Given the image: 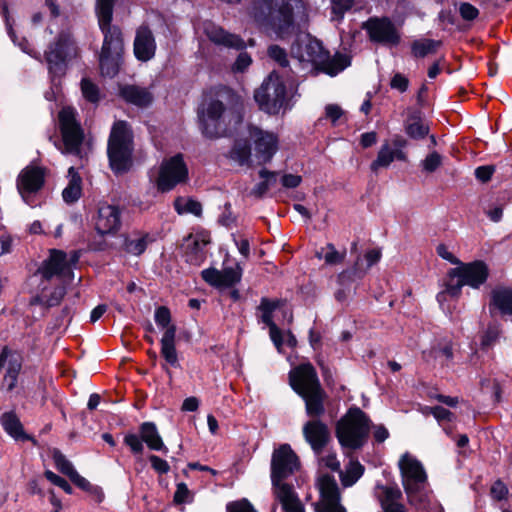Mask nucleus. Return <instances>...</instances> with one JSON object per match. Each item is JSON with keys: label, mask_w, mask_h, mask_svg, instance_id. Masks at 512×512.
Returning a JSON list of instances; mask_svg holds the SVG:
<instances>
[{"label": "nucleus", "mask_w": 512, "mask_h": 512, "mask_svg": "<svg viewBox=\"0 0 512 512\" xmlns=\"http://www.w3.org/2000/svg\"><path fill=\"white\" fill-rule=\"evenodd\" d=\"M381 250L378 249V248H373V249H370L368 250L365 254H364V260L366 261V266L364 267L363 266V259L359 256L358 258L360 259V267H361V270L365 271V274L367 273V271L374 265L376 264L377 262H379V260L381 259Z\"/></svg>", "instance_id": "nucleus-54"}, {"label": "nucleus", "mask_w": 512, "mask_h": 512, "mask_svg": "<svg viewBox=\"0 0 512 512\" xmlns=\"http://www.w3.org/2000/svg\"><path fill=\"white\" fill-rule=\"evenodd\" d=\"M365 275V271L361 270L360 259H356L351 269H346L337 275L338 288L334 292L335 300L341 305H348L349 301L356 292L352 287V283L356 279H361Z\"/></svg>", "instance_id": "nucleus-17"}, {"label": "nucleus", "mask_w": 512, "mask_h": 512, "mask_svg": "<svg viewBox=\"0 0 512 512\" xmlns=\"http://www.w3.org/2000/svg\"><path fill=\"white\" fill-rule=\"evenodd\" d=\"M353 4L354 0H332V13L336 18L340 19L345 12L352 8Z\"/></svg>", "instance_id": "nucleus-57"}, {"label": "nucleus", "mask_w": 512, "mask_h": 512, "mask_svg": "<svg viewBox=\"0 0 512 512\" xmlns=\"http://www.w3.org/2000/svg\"><path fill=\"white\" fill-rule=\"evenodd\" d=\"M324 52L322 43L310 35L299 37L291 46V54L294 58L300 63H310L315 67L323 61Z\"/></svg>", "instance_id": "nucleus-13"}, {"label": "nucleus", "mask_w": 512, "mask_h": 512, "mask_svg": "<svg viewBox=\"0 0 512 512\" xmlns=\"http://www.w3.org/2000/svg\"><path fill=\"white\" fill-rule=\"evenodd\" d=\"M405 131L413 139H422L428 134L429 127L424 123L419 113H413L406 121Z\"/></svg>", "instance_id": "nucleus-42"}, {"label": "nucleus", "mask_w": 512, "mask_h": 512, "mask_svg": "<svg viewBox=\"0 0 512 512\" xmlns=\"http://www.w3.org/2000/svg\"><path fill=\"white\" fill-rule=\"evenodd\" d=\"M142 442L143 440L141 439V436L136 434H127L124 437V443L129 446L134 454H140L143 452L144 446Z\"/></svg>", "instance_id": "nucleus-61"}, {"label": "nucleus", "mask_w": 512, "mask_h": 512, "mask_svg": "<svg viewBox=\"0 0 512 512\" xmlns=\"http://www.w3.org/2000/svg\"><path fill=\"white\" fill-rule=\"evenodd\" d=\"M202 278L209 285L216 288H229L238 283L241 279L242 271L239 265L235 267H225L222 270L208 268L201 272Z\"/></svg>", "instance_id": "nucleus-23"}, {"label": "nucleus", "mask_w": 512, "mask_h": 512, "mask_svg": "<svg viewBox=\"0 0 512 512\" xmlns=\"http://www.w3.org/2000/svg\"><path fill=\"white\" fill-rule=\"evenodd\" d=\"M45 477L54 485L63 489L67 494H72L73 489L70 484L62 477L58 476L54 472L47 470L45 472Z\"/></svg>", "instance_id": "nucleus-62"}, {"label": "nucleus", "mask_w": 512, "mask_h": 512, "mask_svg": "<svg viewBox=\"0 0 512 512\" xmlns=\"http://www.w3.org/2000/svg\"><path fill=\"white\" fill-rule=\"evenodd\" d=\"M65 295V288L63 286L55 287L49 294L43 288L42 292L31 298L30 306L41 305L45 308L57 306Z\"/></svg>", "instance_id": "nucleus-40"}, {"label": "nucleus", "mask_w": 512, "mask_h": 512, "mask_svg": "<svg viewBox=\"0 0 512 512\" xmlns=\"http://www.w3.org/2000/svg\"><path fill=\"white\" fill-rule=\"evenodd\" d=\"M490 311L498 310L502 315L512 316V288L497 286L491 291Z\"/></svg>", "instance_id": "nucleus-32"}, {"label": "nucleus", "mask_w": 512, "mask_h": 512, "mask_svg": "<svg viewBox=\"0 0 512 512\" xmlns=\"http://www.w3.org/2000/svg\"><path fill=\"white\" fill-rule=\"evenodd\" d=\"M319 462L322 466L329 468L332 471H340V462L337 459L336 453L327 451L325 454H320Z\"/></svg>", "instance_id": "nucleus-55"}, {"label": "nucleus", "mask_w": 512, "mask_h": 512, "mask_svg": "<svg viewBox=\"0 0 512 512\" xmlns=\"http://www.w3.org/2000/svg\"><path fill=\"white\" fill-rule=\"evenodd\" d=\"M75 55L76 47L74 42L66 34L59 35L55 44L50 46L45 53L49 69L55 73L62 71L66 59Z\"/></svg>", "instance_id": "nucleus-16"}, {"label": "nucleus", "mask_w": 512, "mask_h": 512, "mask_svg": "<svg viewBox=\"0 0 512 512\" xmlns=\"http://www.w3.org/2000/svg\"><path fill=\"white\" fill-rule=\"evenodd\" d=\"M299 468V459L290 445L283 444L275 449L271 460V481H284Z\"/></svg>", "instance_id": "nucleus-9"}, {"label": "nucleus", "mask_w": 512, "mask_h": 512, "mask_svg": "<svg viewBox=\"0 0 512 512\" xmlns=\"http://www.w3.org/2000/svg\"><path fill=\"white\" fill-rule=\"evenodd\" d=\"M322 60V62H319L317 68L330 76L337 75L350 65V59L348 56L337 53L333 57H330L326 50L323 54Z\"/></svg>", "instance_id": "nucleus-36"}, {"label": "nucleus", "mask_w": 512, "mask_h": 512, "mask_svg": "<svg viewBox=\"0 0 512 512\" xmlns=\"http://www.w3.org/2000/svg\"><path fill=\"white\" fill-rule=\"evenodd\" d=\"M120 95L126 102L138 107H147L153 101V95L147 88L136 85L122 86Z\"/></svg>", "instance_id": "nucleus-33"}, {"label": "nucleus", "mask_w": 512, "mask_h": 512, "mask_svg": "<svg viewBox=\"0 0 512 512\" xmlns=\"http://www.w3.org/2000/svg\"><path fill=\"white\" fill-rule=\"evenodd\" d=\"M188 179V167L181 154H176L163 160L156 186L160 192H168L177 185L185 183Z\"/></svg>", "instance_id": "nucleus-8"}, {"label": "nucleus", "mask_w": 512, "mask_h": 512, "mask_svg": "<svg viewBox=\"0 0 512 512\" xmlns=\"http://www.w3.org/2000/svg\"><path fill=\"white\" fill-rule=\"evenodd\" d=\"M249 135L254 143L255 157L258 162H269L278 150L277 136L258 127H250Z\"/></svg>", "instance_id": "nucleus-15"}, {"label": "nucleus", "mask_w": 512, "mask_h": 512, "mask_svg": "<svg viewBox=\"0 0 512 512\" xmlns=\"http://www.w3.org/2000/svg\"><path fill=\"white\" fill-rule=\"evenodd\" d=\"M110 167L115 173H123L132 166L133 135L124 121L114 123L108 140Z\"/></svg>", "instance_id": "nucleus-6"}, {"label": "nucleus", "mask_w": 512, "mask_h": 512, "mask_svg": "<svg viewBox=\"0 0 512 512\" xmlns=\"http://www.w3.org/2000/svg\"><path fill=\"white\" fill-rule=\"evenodd\" d=\"M305 402L306 414L312 419H319L325 413L326 392L323 388L301 395Z\"/></svg>", "instance_id": "nucleus-34"}, {"label": "nucleus", "mask_w": 512, "mask_h": 512, "mask_svg": "<svg viewBox=\"0 0 512 512\" xmlns=\"http://www.w3.org/2000/svg\"><path fill=\"white\" fill-rule=\"evenodd\" d=\"M224 113V105L218 100H211L199 113L202 123L203 132L208 137H218L222 134L223 129L220 126V118Z\"/></svg>", "instance_id": "nucleus-22"}, {"label": "nucleus", "mask_w": 512, "mask_h": 512, "mask_svg": "<svg viewBox=\"0 0 512 512\" xmlns=\"http://www.w3.org/2000/svg\"><path fill=\"white\" fill-rule=\"evenodd\" d=\"M295 91L294 81L272 72L255 91L254 99L262 111L275 115L289 108V101Z\"/></svg>", "instance_id": "nucleus-1"}, {"label": "nucleus", "mask_w": 512, "mask_h": 512, "mask_svg": "<svg viewBox=\"0 0 512 512\" xmlns=\"http://www.w3.org/2000/svg\"><path fill=\"white\" fill-rule=\"evenodd\" d=\"M209 243L210 235L205 231L189 235L184 244L186 261L192 265L200 266L205 260V247Z\"/></svg>", "instance_id": "nucleus-27"}, {"label": "nucleus", "mask_w": 512, "mask_h": 512, "mask_svg": "<svg viewBox=\"0 0 512 512\" xmlns=\"http://www.w3.org/2000/svg\"><path fill=\"white\" fill-rule=\"evenodd\" d=\"M1 425L3 426L4 430L13 438L15 439H24L25 435L23 432V427L13 412H6L4 413L0 418Z\"/></svg>", "instance_id": "nucleus-44"}, {"label": "nucleus", "mask_w": 512, "mask_h": 512, "mask_svg": "<svg viewBox=\"0 0 512 512\" xmlns=\"http://www.w3.org/2000/svg\"><path fill=\"white\" fill-rule=\"evenodd\" d=\"M398 466L409 502L421 507L428 499V476L423 464L410 453H405L399 459Z\"/></svg>", "instance_id": "nucleus-5"}, {"label": "nucleus", "mask_w": 512, "mask_h": 512, "mask_svg": "<svg viewBox=\"0 0 512 512\" xmlns=\"http://www.w3.org/2000/svg\"><path fill=\"white\" fill-rule=\"evenodd\" d=\"M133 50L135 57L142 62L149 61L155 56L156 41L148 25L142 24L136 29Z\"/></svg>", "instance_id": "nucleus-26"}, {"label": "nucleus", "mask_w": 512, "mask_h": 512, "mask_svg": "<svg viewBox=\"0 0 512 512\" xmlns=\"http://www.w3.org/2000/svg\"><path fill=\"white\" fill-rule=\"evenodd\" d=\"M6 366L7 375L18 377L22 367L20 357L17 354L11 352L7 347L3 348L0 353V369Z\"/></svg>", "instance_id": "nucleus-46"}, {"label": "nucleus", "mask_w": 512, "mask_h": 512, "mask_svg": "<svg viewBox=\"0 0 512 512\" xmlns=\"http://www.w3.org/2000/svg\"><path fill=\"white\" fill-rule=\"evenodd\" d=\"M406 146V140L401 137L394 138L391 142H384L377 154L376 159L371 163L370 169L377 173L381 168H387L394 160L405 161L406 153L403 148Z\"/></svg>", "instance_id": "nucleus-18"}, {"label": "nucleus", "mask_w": 512, "mask_h": 512, "mask_svg": "<svg viewBox=\"0 0 512 512\" xmlns=\"http://www.w3.org/2000/svg\"><path fill=\"white\" fill-rule=\"evenodd\" d=\"M289 382L299 396L322 388L317 372L310 363L300 364L291 370Z\"/></svg>", "instance_id": "nucleus-14"}, {"label": "nucleus", "mask_w": 512, "mask_h": 512, "mask_svg": "<svg viewBox=\"0 0 512 512\" xmlns=\"http://www.w3.org/2000/svg\"><path fill=\"white\" fill-rule=\"evenodd\" d=\"M424 356L432 358L441 366H448L453 360V346L450 341H440L435 344Z\"/></svg>", "instance_id": "nucleus-39"}, {"label": "nucleus", "mask_w": 512, "mask_h": 512, "mask_svg": "<svg viewBox=\"0 0 512 512\" xmlns=\"http://www.w3.org/2000/svg\"><path fill=\"white\" fill-rule=\"evenodd\" d=\"M273 494L281 504L283 512H305L293 485L284 481L272 483Z\"/></svg>", "instance_id": "nucleus-28"}, {"label": "nucleus", "mask_w": 512, "mask_h": 512, "mask_svg": "<svg viewBox=\"0 0 512 512\" xmlns=\"http://www.w3.org/2000/svg\"><path fill=\"white\" fill-rule=\"evenodd\" d=\"M94 225L101 235L117 232L121 226V212L118 206L107 202L100 203L94 217Z\"/></svg>", "instance_id": "nucleus-19"}, {"label": "nucleus", "mask_w": 512, "mask_h": 512, "mask_svg": "<svg viewBox=\"0 0 512 512\" xmlns=\"http://www.w3.org/2000/svg\"><path fill=\"white\" fill-rule=\"evenodd\" d=\"M376 495L382 512H406V508L401 502L402 492L397 486H377Z\"/></svg>", "instance_id": "nucleus-29"}, {"label": "nucleus", "mask_w": 512, "mask_h": 512, "mask_svg": "<svg viewBox=\"0 0 512 512\" xmlns=\"http://www.w3.org/2000/svg\"><path fill=\"white\" fill-rule=\"evenodd\" d=\"M228 157L240 166L249 165L251 158V146L247 140L235 141Z\"/></svg>", "instance_id": "nucleus-43"}, {"label": "nucleus", "mask_w": 512, "mask_h": 512, "mask_svg": "<svg viewBox=\"0 0 512 512\" xmlns=\"http://www.w3.org/2000/svg\"><path fill=\"white\" fill-rule=\"evenodd\" d=\"M249 13L258 24L270 26L281 38L293 28V10L286 0H255Z\"/></svg>", "instance_id": "nucleus-3"}, {"label": "nucleus", "mask_w": 512, "mask_h": 512, "mask_svg": "<svg viewBox=\"0 0 512 512\" xmlns=\"http://www.w3.org/2000/svg\"><path fill=\"white\" fill-rule=\"evenodd\" d=\"M174 208L176 212L180 215L193 214L199 217L202 214L201 203L190 198L177 197L174 200Z\"/></svg>", "instance_id": "nucleus-47"}, {"label": "nucleus", "mask_w": 512, "mask_h": 512, "mask_svg": "<svg viewBox=\"0 0 512 512\" xmlns=\"http://www.w3.org/2000/svg\"><path fill=\"white\" fill-rule=\"evenodd\" d=\"M57 128L60 139L50 137L57 150L63 155H73L82 160L85 131L78 119L77 111L70 106L63 107L58 112Z\"/></svg>", "instance_id": "nucleus-2"}, {"label": "nucleus", "mask_w": 512, "mask_h": 512, "mask_svg": "<svg viewBox=\"0 0 512 512\" xmlns=\"http://www.w3.org/2000/svg\"><path fill=\"white\" fill-rule=\"evenodd\" d=\"M121 54L100 52L99 65L104 76L114 77L119 70Z\"/></svg>", "instance_id": "nucleus-45"}, {"label": "nucleus", "mask_w": 512, "mask_h": 512, "mask_svg": "<svg viewBox=\"0 0 512 512\" xmlns=\"http://www.w3.org/2000/svg\"><path fill=\"white\" fill-rule=\"evenodd\" d=\"M268 55L277 62L281 67L288 65V57L286 51L278 45H271L268 48Z\"/></svg>", "instance_id": "nucleus-56"}, {"label": "nucleus", "mask_w": 512, "mask_h": 512, "mask_svg": "<svg viewBox=\"0 0 512 512\" xmlns=\"http://www.w3.org/2000/svg\"><path fill=\"white\" fill-rule=\"evenodd\" d=\"M320 500L315 504L316 512H346L340 504V492L333 476L324 474L318 479Z\"/></svg>", "instance_id": "nucleus-11"}, {"label": "nucleus", "mask_w": 512, "mask_h": 512, "mask_svg": "<svg viewBox=\"0 0 512 512\" xmlns=\"http://www.w3.org/2000/svg\"><path fill=\"white\" fill-rule=\"evenodd\" d=\"M282 302L280 300H271L269 298H262L258 310L260 311L261 321L269 327L270 338L275 345L278 352L282 351L283 336L282 331L277 327L273 321V312L279 308Z\"/></svg>", "instance_id": "nucleus-25"}, {"label": "nucleus", "mask_w": 512, "mask_h": 512, "mask_svg": "<svg viewBox=\"0 0 512 512\" xmlns=\"http://www.w3.org/2000/svg\"><path fill=\"white\" fill-rule=\"evenodd\" d=\"M364 467L358 461H350L345 471H340L342 485L350 487L363 475Z\"/></svg>", "instance_id": "nucleus-48"}, {"label": "nucleus", "mask_w": 512, "mask_h": 512, "mask_svg": "<svg viewBox=\"0 0 512 512\" xmlns=\"http://www.w3.org/2000/svg\"><path fill=\"white\" fill-rule=\"evenodd\" d=\"M259 176L262 179V181L256 184L249 192V196H252L257 199L264 197L267 191L271 187H273L277 182L276 172L269 171L267 169H261L259 171Z\"/></svg>", "instance_id": "nucleus-41"}, {"label": "nucleus", "mask_w": 512, "mask_h": 512, "mask_svg": "<svg viewBox=\"0 0 512 512\" xmlns=\"http://www.w3.org/2000/svg\"><path fill=\"white\" fill-rule=\"evenodd\" d=\"M147 236L128 238L125 240V250L133 255L142 254L147 248Z\"/></svg>", "instance_id": "nucleus-51"}, {"label": "nucleus", "mask_w": 512, "mask_h": 512, "mask_svg": "<svg viewBox=\"0 0 512 512\" xmlns=\"http://www.w3.org/2000/svg\"><path fill=\"white\" fill-rule=\"evenodd\" d=\"M37 273L46 281L53 277H63L71 274V266L66 253L57 249L50 250L49 257L42 262Z\"/></svg>", "instance_id": "nucleus-21"}, {"label": "nucleus", "mask_w": 512, "mask_h": 512, "mask_svg": "<svg viewBox=\"0 0 512 512\" xmlns=\"http://www.w3.org/2000/svg\"><path fill=\"white\" fill-rule=\"evenodd\" d=\"M252 63V59L250 55L246 52H241L235 63L232 66V71L237 72H244Z\"/></svg>", "instance_id": "nucleus-63"}, {"label": "nucleus", "mask_w": 512, "mask_h": 512, "mask_svg": "<svg viewBox=\"0 0 512 512\" xmlns=\"http://www.w3.org/2000/svg\"><path fill=\"white\" fill-rule=\"evenodd\" d=\"M442 163V157L437 152H432L426 156L422 162L423 169L426 172H434Z\"/></svg>", "instance_id": "nucleus-59"}, {"label": "nucleus", "mask_w": 512, "mask_h": 512, "mask_svg": "<svg viewBox=\"0 0 512 512\" xmlns=\"http://www.w3.org/2000/svg\"><path fill=\"white\" fill-rule=\"evenodd\" d=\"M81 91L83 97L91 103H96L99 100V89L96 84L89 79L84 78L81 81Z\"/></svg>", "instance_id": "nucleus-52"}, {"label": "nucleus", "mask_w": 512, "mask_h": 512, "mask_svg": "<svg viewBox=\"0 0 512 512\" xmlns=\"http://www.w3.org/2000/svg\"><path fill=\"white\" fill-rule=\"evenodd\" d=\"M226 510L227 512H257L246 499L228 503Z\"/></svg>", "instance_id": "nucleus-60"}, {"label": "nucleus", "mask_w": 512, "mask_h": 512, "mask_svg": "<svg viewBox=\"0 0 512 512\" xmlns=\"http://www.w3.org/2000/svg\"><path fill=\"white\" fill-rule=\"evenodd\" d=\"M68 184L62 191V197L67 204L75 203L82 195V178L75 167L68 169Z\"/></svg>", "instance_id": "nucleus-37"}, {"label": "nucleus", "mask_w": 512, "mask_h": 512, "mask_svg": "<svg viewBox=\"0 0 512 512\" xmlns=\"http://www.w3.org/2000/svg\"><path fill=\"white\" fill-rule=\"evenodd\" d=\"M139 432L141 439L146 443L149 449L154 451H162L165 453L168 451L154 423H142L140 425Z\"/></svg>", "instance_id": "nucleus-38"}, {"label": "nucleus", "mask_w": 512, "mask_h": 512, "mask_svg": "<svg viewBox=\"0 0 512 512\" xmlns=\"http://www.w3.org/2000/svg\"><path fill=\"white\" fill-rule=\"evenodd\" d=\"M454 271L460 274L464 285L474 289H478L483 285L489 276L488 266L480 260L460 263L458 267L454 268Z\"/></svg>", "instance_id": "nucleus-24"}, {"label": "nucleus", "mask_w": 512, "mask_h": 512, "mask_svg": "<svg viewBox=\"0 0 512 512\" xmlns=\"http://www.w3.org/2000/svg\"><path fill=\"white\" fill-rule=\"evenodd\" d=\"M154 319L156 324L165 329V331L169 327H176L174 324H171V314L167 307L160 306L155 310Z\"/></svg>", "instance_id": "nucleus-53"}, {"label": "nucleus", "mask_w": 512, "mask_h": 512, "mask_svg": "<svg viewBox=\"0 0 512 512\" xmlns=\"http://www.w3.org/2000/svg\"><path fill=\"white\" fill-rule=\"evenodd\" d=\"M371 420L358 407H351L336 424V437L343 448L357 450L368 440Z\"/></svg>", "instance_id": "nucleus-4"}, {"label": "nucleus", "mask_w": 512, "mask_h": 512, "mask_svg": "<svg viewBox=\"0 0 512 512\" xmlns=\"http://www.w3.org/2000/svg\"><path fill=\"white\" fill-rule=\"evenodd\" d=\"M459 13L464 20L472 21L479 15V10L470 3H462L459 7Z\"/></svg>", "instance_id": "nucleus-64"}, {"label": "nucleus", "mask_w": 512, "mask_h": 512, "mask_svg": "<svg viewBox=\"0 0 512 512\" xmlns=\"http://www.w3.org/2000/svg\"><path fill=\"white\" fill-rule=\"evenodd\" d=\"M54 460H55V464H56V467L57 469L67 475L69 478L75 473L77 472L72 463L67 460L63 455L61 454H55L54 456Z\"/></svg>", "instance_id": "nucleus-58"}, {"label": "nucleus", "mask_w": 512, "mask_h": 512, "mask_svg": "<svg viewBox=\"0 0 512 512\" xmlns=\"http://www.w3.org/2000/svg\"><path fill=\"white\" fill-rule=\"evenodd\" d=\"M302 432L316 455L324 453V449L330 441V432L324 422L320 419H311L304 424Z\"/></svg>", "instance_id": "nucleus-20"}, {"label": "nucleus", "mask_w": 512, "mask_h": 512, "mask_svg": "<svg viewBox=\"0 0 512 512\" xmlns=\"http://www.w3.org/2000/svg\"><path fill=\"white\" fill-rule=\"evenodd\" d=\"M371 41L386 46H396L400 42V35L388 18H370L363 24Z\"/></svg>", "instance_id": "nucleus-12"}, {"label": "nucleus", "mask_w": 512, "mask_h": 512, "mask_svg": "<svg viewBox=\"0 0 512 512\" xmlns=\"http://www.w3.org/2000/svg\"><path fill=\"white\" fill-rule=\"evenodd\" d=\"M45 170L39 166L25 167L17 178V189L22 199L29 206L35 205L34 195L44 185Z\"/></svg>", "instance_id": "nucleus-10"}, {"label": "nucleus", "mask_w": 512, "mask_h": 512, "mask_svg": "<svg viewBox=\"0 0 512 512\" xmlns=\"http://www.w3.org/2000/svg\"><path fill=\"white\" fill-rule=\"evenodd\" d=\"M316 257L319 259H324L325 263L328 265H337L341 264L345 257L346 251H338L335 246L331 243L327 244L325 248H322L321 251L316 253Z\"/></svg>", "instance_id": "nucleus-49"}, {"label": "nucleus", "mask_w": 512, "mask_h": 512, "mask_svg": "<svg viewBox=\"0 0 512 512\" xmlns=\"http://www.w3.org/2000/svg\"><path fill=\"white\" fill-rule=\"evenodd\" d=\"M115 0H97L96 15L99 28L103 34V45L101 52L122 54L123 37L121 29L112 25L113 8Z\"/></svg>", "instance_id": "nucleus-7"}, {"label": "nucleus", "mask_w": 512, "mask_h": 512, "mask_svg": "<svg viewBox=\"0 0 512 512\" xmlns=\"http://www.w3.org/2000/svg\"><path fill=\"white\" fill-rule=\"evenodd\" d=\"M464 283L459 273L454 271V268L450 269L447 274V279L444 283V289L437 294V301L445 310V302L448 298L457 299L461 295Z\"/></svg>", "instance_id": "nucleus-31"}, {"label": "nucleus", "mask_w": 512, "mask_h": 512, "mask_svg": "<svg viewBox=\"0 0 512 512\" xmlns=\"http://www.w3.org/2000/svg\"><path fill=\"white\" fill-rule=\"evenodd\" d=\"M204 31L208 39L216 45L226 48H234L236 50H241L245 47L243 39L235 34L225 31L223 28L213 23H206Z\"/></svg>", "instance_id": "nucleus-30"}, {"label": "nucleus", "mask_w": 512, "mask_h": 512, "mask_svg": "<svg viewBox=\"0 0 512 512\" xmlns=\"http://www.w3.org/2000/svg\"><path fill=\"white\" fill-rule=\"evenodd\" d=\"M176 327H169L161 338V355L172 367H178V354L175 347Z\"/></svg>", "instance_id": "nucleus-35"}, {"label": "nucleus", "mask_w": 512, "mask_h": 512, "mask_svg": "<svg viewBox=\"0 0 512 512\" xmlns=\"http://www.w3.org/2000/svg\"><path fill=\"white\" fill-rule=\"evenodd\" d=\"M440 46L439 41L431 39L416 40L412 43V54L417 58H423L426 55L433 53Z\"/></svg>", "instance_id": "nucleus-50"}]
</instances>
